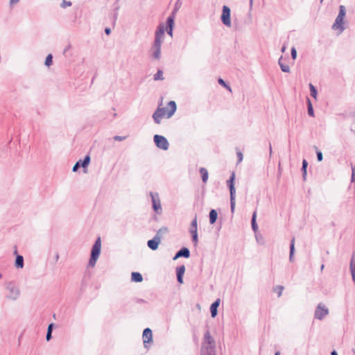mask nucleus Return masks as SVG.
I'll return each mask as SVG.
<instances>
[{"label":"nucleus","instance_id":"1","mask_svg":"<svg viewBox=\"0 0 355 355\" xmlns=\"http://www.w3.org/2000/svg\"><path fill=\"white\" fill-rule=\"evenodd\" d=\"M162 105L161 102L152 116L156 124H160L162 119L171 118L177 110V105L174 101H169L166 107H162Z\"/></svg>","mask_w":355,"mask_h":355},{"label":"nucleus","instance_id":"2","mask_svg":"<svg viewBox=\"0 0 355 355\" xmlns=\"http://www.w3.org/2000/svg\"><path fill=\"white\" fill-rule=\"evenodd\" d=\"M164 36V24L160 23L155 32V37L153 45L150 49L152 57L155 60H159L161 55V44Z\"/></svg>","mask_w":355,"mask_h":355},{"label":"nucleus","instance_id":"3","mask_svg":"<svg viewBox=\"0 0 355 355\" xmlns=\"http://www.w3.org/2000/svg\"><path fill=\"white\" fill-rule=\"evenodd\" d=\"M204 340L201 348V355H216L215 341L209 331L205 334Z\"/></svg>","mask_w":355,"mask_h":355},{"label":"nucleus","instance_id":"4","mask_svg":"<svg viewBox=\"0 0 355 355\" xmlns=\"http://www.w3.org/2000/svg\"><path fill=\"white\" fill-rule=\"evenodd\" d=\"M6 289L8 291L6 297L10 300H16L20 295V289L14 282H9L6 284Z\"/></svg>","mask_w":355,"mask_h":355},{"label":"nucleus","instance_id":"5","mask_svg":"<svg viewBox=\"0 0 355 355\" xmlns=\"http://www.w3.org/2000/svg\"><path fill=\"white\" fill-rule=\"evenodd\" d=\"M101 239L98 238L95 243H94L92 251H91V255L90 259L89 261V265L92 267L94 266L97 259L99 257V255L101 254Z\"/></svg>","mask_w":355,"mask_h":355},{"label":"nucleus","instance_id":"6","mask_svg":"<svg viewBox=\"0 0 355 355\" xmlns=\"http://www.w3.org/2000/svg\"><path fill=\"white\" fill-rule=\"evenodd\" d=\"M178 11V0L174 3V8L172 14L167 18L166 24H164V32L172 36L173 27L174 24L175 14Z\"/></svg>","mask_w":355,"mask_h":355},{"label":"nucleus","instance_id":"7","mask_svg":"<svg viewBox=\"0 0 355 355\" xmlns=\"http://www.w3.org/2000/svg\"><path fill=\"white\" fill-rule=\"evenodd\" d=\"M150 196L151 198L152 207L153 211L157 214L160 215L162 213V207L158 193L150 191Z\"/></svg>","mask_w":355,"mask_h":355},{"label":"nucleus","instance_id":"8","mask_svg":"<svg viewBox=\"0 0 355 355\" xmlns=\"http://www.w3.org/2000/svg\"><path fill=\"white\" fill-rule=\"evenodd\" d=\"M153 141L155 146L163 150H166L168 149L169 143L166 137L162 135H155L153 137Z\"/></svg>","mask_w":355,"mask_h":355},{"label":"nucleus","instance_id":"9","mask_svg":"<svg viewBox=\"0 0 355 355\" xmlns=\"http://www.w3.org/2000/svg\"><path fill=\"white\" fill-rule=\"evenodd\" d=\"M329 314L328 308L322 303H319L315 309L314 317L315 319L322 320Z\"/></svg>","mask_w":355,"mask_h":355},{"label":"nucleus","instance_id":"10","mask_svg":"<svg viewBox=\"0 0 355 355\" xmlns=\"http://www.w3.org/2000/svg\"><path fill=\"white\" fill-rule=\"evenodd\" d=\"M230 13H231L230 8L227 6H223V12H222L220 18H221V21L223 23V24L227 27H230L232 25L231 19H230Z\"/></svg>","mask_w":355,"mask_h":355},{"label":"nucleus","instance_id":"11","mask_svg":"<svg viewBox=\"0 0 355 355\" xmlns=\"http://www.w3.org/2000/svg\"><path fill=\"white\" fill-rule=\"evenodd\" d=\"M90 160L91 158L89 155H86L83 160L79 159L73 166V172H76L80 167H83L84 169L86 168L89 164Z\"/></svg>","mask_w":355,"mask_h":355},{"label":"nucleus","instance_id":"12","mask_svg":"<svg viewBox=\"0 0 355 355\" xmlns=\"http://www.w3.org/2000/svg\"><path fill=\"white\" fill-rule=\"evenodd\" d=\"M144 347L148 349V344L153 342V333L150 328H146L142 335Z\"/></svg>","mask_w":355,"mask_h":355},{"label":"nucleus","instance_id":"13","mask_svg":"<svg viewBox=\"0 0 355 355\" xmlns=\"http://www.w3.org/2000/svg\"><path fill=\"white\" fill-rule=\"evenodd\" d=\"M343 17H338L336 18V20L332 26V28L334 30H339L340 33H342L345 30V27L343 26Z\"/></svg>","mask_w":355,"mask_h":355},{"label":"nucleus","instance_id":"14","mask_svg":"<svg viewBox=\"0 0 355 355\" xmlns=\"http://www.w3.org/2000/svg\"><path fill=\"white\" fill-rule=\"evenodd\" d=\"M161 239L158 236H155L153 239L148 241L147 245L152 250H156L158 248Z\"/></svg>","mask_w":355,"mask_h":355},{"label":"nucleus","instance_id":"15","mask_svg":"<svg viewBox=\"0 0 355 355\" xmlns=\"http://www.w3.org/2000/svg\"><path fill=\"white\" fill-rule=\"evenodd\" d=\"M234 179H235V173H234V172H232L230 179L227 181V184L230 189V196L236 195V190H235L234 183Z\"/></svg>","mask_w":355,"mask_h":355},{"label":"nucleus","instance_id":"16","mask_svg":"<svg viewBox=\"0 0 355 355\" xmlns=\"http://www.w3.org/2000/svg\"><path fill=\"white\" fill-rule=\"evenodd\" d=\"M220 300L217 299L214 302H213L210 306V312L212 318H215L217 315L218 311L217 309L220 304Z\"/></svg>","mask_w":355,"mask_h":355},{"label":"nucleus","instance_id":"17","mask_svg":"<svg viewBox=\"0 0 355 355\" xmlns=\"http://www.w3.org/2000/svg\"><path fill=\"white\" fill-rule=\"evenodd\" d=\"M350 271L352 277V279L355 283V251L353 252L351 261H350Z\"/></svg>","mask_w":355,"mask_h":355},{"label":"nucleus","instance_id":"18","mask_svg":"<svg viewBox=\"0 0 355 355\" xmlns=\"http://www.w3.org/2000/svg\"><path fill=\"white\" fill-rule=\"evenodd\" d=\"M15 266L17 268H23L24 266L23 256L17 254Z\"/></svg>","mask_w":355,"mask_h":355},{"label":"nucleus","instance_id":"19","mask_svg":"<svg viewBox=\"0 0 355 355\" xmlns=\"http://www.w3.org/2000/svg\"><path fill=\"white\" fill-rule=\"evenodd\" d=\"M131 280L135 282H141L143 277L141 273L138 272H132L131 274Z\"/></svg>","mask_w":355,"mask_h":355},{"label":"nucleus","instance_id":"20","mask_svg":"<svg viewBox=\"0 0 355 355\" xmlns=\"http://www.w3.org/2000/svg\"><path fill=\"white\" fill-rule=\"evenodd\" d=\"M294 252H295V238H293L291 241L290 244V255H289V260L290 261L293 262L294 261Z\"/></svg>","mask_w":355,"mask_h":355},{"label":"nucleus","instance_id":"21","mask_svg":"<svg viewBox=\"0 0 355 355\" xmlns=\"http://www.w3.org/2000/svg\"><path fill=\"white\" fill-rule=\"evenodd\" d=\"M209 223H210V224H211V225L214 224L216 223V221L217 216H218L217 211L215 209H211L209 211Z\"/></svg>","mask_w":355,"mask_h":355},{"label":"nucleus","instance_id":"22","mask_svg":"<svg viewBox=\"0 0 355 355\" xmlns=\"http://www.w3.org/2000/svg\"><path fill=\"white\" fill-rule=\"evenodd\" d=\"M190 256V251L187 248H182L179 250V257L189 258Z\"/></svg>","mask_w":355,"mask_h":355},{"label":"nucleus","instance_id":"23","mask_svg":"<svg viewBox=\"0 0 355 355\" xmlns=\"http://www.w3.org/2000/svg\"><path fill=\"white\" fill-rule=\"evenodd\" d=\"M256 218H257V212L254 211V213L252 214V216L251 223H252V230L254 232L258 231V225H257V222H256Z\"/></svg>","mask_w":355,"mask_h":355},{"label":"nucleus","instance_id":"24","mask_svg":"<svg viewBox=\"0 0 355 355\" xmlns=\"http://www.w3.org/2000/svg\"><path fill=\"white\" fill-rule=\"evenodd\" d=\"M200 173L202 175V180L204 183H206L208 180V171L205 168H200Z\"/></svg>","mask_w":355,"mask_h":355},{"label":"nucleus","instance_id":"25","mask_svg":"<svg viewBox=\"0 0 355 355\" xmlns=\"http://www.w3.org/2000/svg\"><path fill=\"white\" fill-rule=\"evenodd\" d=\"M282 56L279 60V67L283 72L288 73L290 72V67L288 64H284L282 62Z\"/></svg>","mask_w":355,"mask_h":355},{"label":"nucleus","instance_id":"26","mask_svg":"<svg viewBox=\"0 0 355 355\" xmlns=\"http://www.w3.org/2000/svg\"><path fill=\"white\" fill-rule=\"evenodd\" d=\"M198 230V221H197V217L196 216L191 221L189 232L190 231H196Z\"/></svg>","mask_w":355,"mask_h":355},{"label":"nucleus","instance_id":"27","mask_svg":"<svg viewBox=\"0 0 355 355\" xmlns=\"http://www.w3.org/2000/svg\"><path fill=\"white\" fill-rule=\"evenodd\" d=\"M307 166H308V163H307L306 160V159H303V161H302V173H303L302 176H303L304 180H306Z\"/></svg>","mask_w":355,"mask_h":355},{"label":"nucleus","instance_id":"28","mask_svg":"<svg viewBox=\"0 0 355 355\" xmlns=\"http://www.w3.org/2000/svg\"><path fill=\"white\" fill-rule=\"evenodd\" d=\"M168 232V229L166 227H162L157 232L155 236H158L161 239L162 235L165 233Z\"/></svg>","mask_w":355,"mask_h":355},{"label":"nucleus","instance_id":"29","mask_svg":"<svg viewBox=\"0 0 355 355\" xmlns=\"http://www.w3.org/2000/svg\"><path fill=\"white\" fill-rule=\"evenodd\" d=\"M309 87L310 89L311 96L312 97H313L315 99H316L317 98V90H316L315 87H314V85L312 83H309Z\"/></svg>","mask_w":355,"mask_h":355},{"label":"nucleus","instance_id":"30","mask_svg":"<svg viewBox=\"0 0 355 355\" xmlns=\"http://www.w3.org/2000/svg\"><path fill=\"white\" fill-rule=\"evenodd\" d=\"M154 80H162L164 79L163 77V71L160 69L157 71V72L154 75L153 77Z\"/></svg>","mask_w":355,"mask_h":355},{"label":"nucleus","instance_id":"31","mask_svg":"<svg viewBox=\"0 0 355 355\" xmlns=\"http://www.w3.org/2000/svg\"><path fill=\"white\" fill-rule=\"evenodd\" d=\"M345 14H346V8L345 7L343 6V5H340L339 6V12H338V17H345Z\"/></svg>","mask_w":355,"mask_h":355},{"label":"nucleus","instance_id":"32","mask_svg":"<svg viewBox=\"0 0 355 355\" xmlns=\"http://www.w3.org/2000/svg\"><path fill=\"white\" fill-rule=\"evenodd\" d=\"M53 63V55L51 54H49L45 60V65L46 67H50Z\"/></svg>","mask_w":355,"mask_h":355},{"label":"nucleus","instance_id":"33","mask_svg":"<svg viewBox=\"0 0 355 355\" xmlns=\"http://www.w3.org/2000/svg\"><path fill=\"white\" fill-rule=\"evenodd\" d=\"M72 5V3L71 1H67V0H62L61 3H60V7L62 8H66L67 7H69Z\"/></svg>","mask_w":355,"mask_h":355},{"label":"nucleus","instance_id":"34","mask_svg":"<svg viewBox=\"0 0 355 355\" xmlns=\"http://www.w3.org/2000/svg\"><path fill=\"white\" fill-rule=\"evenodd\" d=\"M218 82L220 85L225 87L228 91H230V92H232L231 87L228 85H227L226 83L222 78H220L218 80Z\"/></svg>","mask_w":355,"mask_h":355},{"label":"nucleus","instance_id":"35","mask_svg":"<svg viewBox=\"0 0 355 355\" xmlns=\"http://www.w3.org/2000/svg\"><path fill=\"white\" fill-rule=\"evenodd\" d=\"M235 196L236 195L230 196V205H231V210L233 212L235 207Z\"/></svg>","mask_w":355,"mask_h":355},{"label":"nucleus","instance_id":"36","mask_svg":"<svg viewBox=\"0 0 355 355\" xmlns=\"http://www.w3.org/2000/svg\"><path fill=\"white\" fill-rule=\"evenodd\" d=\"M283 290V286H277L275 287V291L277 292L278 297H280L282 295Z\"/></svg>","mask_w":355,"mask_h":355},{"label":"nucleus","instance_id":"37","mask_svg":"<svg viewBox=\"0 0 355 355\" xmlns=\"http://www.w3.org/2000/svg\"><path fill=\"white\" fill-rule=\"evenodd\" d=\"M191 236H192V242H193L194 246H197L198 244V234H195L194 235H193Z\"/></svg>","mask_w":355,"mask_h":355},{"label":"nucleus","instance_id":"38","mask_svg":"<svg viewBox=\"0 0 355 355\" xmlns=\"http://www.w3.org/2000/svg\"><path fill=\"white\" fill-rule=\"evenodd\" d=\"M352 182H355V165L352 164Z\"/></svg>","mask_w":355,"mask_h":355},{"label":"nucleus","instance_id":"39","mask_svg":"<svg viewBox=\"0 0 355 355\" xmlns=\"http://www.w3.org/2000/svg\"><path fill=\"white\" fill-rule=\"evenodd\" d=\"M114 140V141H123L126 139V137L125 136H114L113 137Z\"/></svg>","mask_w":355,"mask_h":355},{"label":"nucleus","instance_id":"40","mask_svg":"<svg viewBox=\"0 0 355 355\" xmlns=\"http://www.w3.org/2000/svg\"><path fill=\"white\" fill-rule=\"evenodd\" d=\"M291 57L293 60H295L297 58V51L295 47H292L291 49Z\"/></svg>","mask_w":355,"mask_h":355},{"label":"nucleus","instance_id":"41","mask_svg":"<svg viewBox=\"0 0 355 355\" xmlns=\"http://www.w3.org/2000/svg\"><path fill=\"white\" fill-rule=\"evenodd\" d=\"M20 0H10L9 1V6L10 7L12 8L14 6L17 4Z\"/></svg>","mask_w":355,"mask_h":355},{"label":"nucleus","instance_id":"42","mask_svg":"<svg viewBox=\"0 0 355 355\" xmlns=\"http://www.w3.org/2000/svg\"><path fill=\"white\" fill-rule=\"evenodd\" d=\"M119 9V7L118 6H116L115 8H114V15H113V18H114V21H115L117 19V15H118V10Z\"/></svg>","mask_w":355,"mask_h":355},{"label":"nucleus","instance_id":"43","mask_svg":"<svg viewBox=\"0 0 355 355\" xmlns=\"http://www.w3.org/2000/svg\"><path fill=\"white\" fill-rule=\"evenodd\" d=\"M184 271H185V266L184 265L179 266V275L183 276Z\"/></svg>","mask_w":355,"mask_h":355},{"label":"nucleus","instance_id":"44","mask_svg":"<svg viewBox=\"0 0 355 355\" xmlns=\"http://www.w3.org/2000/svg\"><path fill=\"white\" fill-rule=\"evenodd\" d=\"M323 156L321 151L317 152V159L319 162H321L322 160Z\"/></svg>","mask_w":355,"mask_h":355},{"label":"nucleus","instance_id":"45","mask_svg":"<svg viewBox=\"0 0 355 355\" xmlns=\"http://www.w3.org/2000/svg\"><path fill=\"white\" fill-rule=\"evenodd\" d=\"M52 338V332L47 331L46 335V339L47 341H49Z\"/></svg>","mask_w":355,"mask_h":355},{"label":"nucleus","instance_id":"46","mask_svg":"<svg viewBox=\"0 0 355 355\" xmlns=\"http://www.w3.org/2000/svg\"><path fill=\"white\" fill-rule=\"evenodd\" d=\"M238 162H241L243 160V154L241 152L237 153Z\"/></svg>","mask_w":355,"mask_h":355},{"label":"nucleus","instance_id":"47","mask_svg":"<svg viewBox=\"0 0 355 355\" xmlns=\"http://www.w3.org/2000/svg\"><path fill=\"white\" fill-rule=\"evenodd\" d=\"M308 114L311 116H314V111L313 108H309L308 109Z\"/></svg>","mask_w":355,"mask_h":355},{"label":"nucleus","instance_id":"48","mask_svg":"<svg viewBox=\"0 0 355 355\" xmlns=\"http://www.w3.org/2000/svg\"><path fill=\"white\" fill-rule=\"evenodd\" d=\"M53 327H54V324L53 323L49 324V326H48V328H47V331L52 332Z\"/></svg>","mask_w":355,"mask_h":355},{"label":"nucleus","instance_id":"49","mask_svg":"<svg viewBox=\"0 0 355 355\" xmlns=\"http://www.w3.org/2000/svg\"><path fill=\"white\" fill-rule=\"evenodd\" d=\"M306 103H307L308 109L313 108V105H312L311 102L309 98H307V99H306Z\"/></svg>","mask_w":355,"mask_h":355},{"label":"nucleus","instance_id":"50","mask_svg":"<svg viewBox=\"0 0 355 355\" xmlns=\"http://www.w3.org/2000/svg\"><path fill=\"white\" fill-rule=\"evenodd\" d=\"M111 32V29L110 28H105V33L106 35H110Z\"/></svg>","mask_w":355,"mask_h":355},{"label":"nucleus","instance_id":"51","mask_svg":"<svg viewBox=\"0 0 355 355\" xmlns=\"http://www.w3.org/2000/svg\"><path fill=\"white\" fill-rule=\"evenodd\" d=\"M183 283V276L179 275V284H181Z\"/></svg>","mask_w":355,"mask_h":355},{"label":"nucleus","instance_id":"52","mask_svg":"<svg viewBox=\"0 0 355 355\" xmlns=\"http://www.w3.org/2000/svg\"><path fill=\"white\" fill-rule=\"evenodd\" d=\"M189 233L191 234V236L196 234H198V230L196 231H190Z\"/></svg>","mask_w":355,"mask_h":355},{"label":"nucleus","instance_id":"53","mask_svg":"<svg viewBox=\"0 0 355 355\" xmlns=\"http://www.w3.org/2000/svg\"><path fill=\"white\" fill-rule=\"evenodd\" d=\"M173 260H178V252L175 254L174 257H173Z\"/></svg>","mask_w":355,"mask_h":355},{"label":"nucleus","instance_id":"54","mask_svg":"<svg viewBox=\"0 0 355 355\" xmlns=\"http://www.w3.org/2000/svg\"><path fill=\"white\" fill-rule=\"evenodd\" d=\"M55 259L56 261L59 259V254L58 252L55 255Z\"/></svg>","mask_w":355,"mask_h":355},{"label":"nucleus","instance_id":"55","mask_svg":"<svg viewBox=\"0 0 355 355\" xmlns=\"http://www.w3.org/2000/svg\"><path fill=\"white\" fill-rule=\"evenodd\" d=\"M269 151H270V155H271L272 154V146L270 144L269 145Z\"/></svg>","mask_w":355,"mask_h":355},{"label":"nucleus","instance_id":"56","mask_svg":"<svg viewBox=\"0 0 355 355\" xmlns=\"http://www.w3.org/2000/svg\"><path fill=\"white\" fill-rule=\"evenodd\" d=\"M331 354V355H338L337 352L335 350L332 351Z\"/></svg>","mask_w":355,"mask_h":355},{"label":"nucleus","instance_id":"57","mask_svg":"<svg viewBox=\"0 0 355 355\" xmlns=\"http://www.w3.org/2000/svg\"><path fill=\"white\" fill-rule=\"evenodd\" d=\"M253 4V0H250V6L252 7Z\"/></svg>","mask_w":355,"mask_h":355},{"label":"nucleus","instance_id":"58","mask_svg":"<svg viewBox=\"0 0 355 355\" xmlns=\"http://www.w3.org/2000/svg\"><path fill=\"white\" fill-rule=\"evenodd\" d=\"M286 51V46H284L282 48V52H284Z\"/></svg>","mask_w":355,"mask_h":355},{"label":"nucleus","instance_id":"59","mask_svg":"<svg viewBox=\"0 0 355 355\" xmlns=\"http://www.w3.org/2000/svg\"><path fill=\"white\" fill-rule=\"evenodd\" d=\"M175 274L176 277H178V267L175 268Z\"/></svg>","mask_w":355,"mask_h":355},{"label":"nucleus","instance_id":"60","mask_svg":"<svg viewBox=\"0 0 355 355\" xmlns=\"http://www.w3.org/2000/svg\"><path fill=\"white\" fill-rule=\"evenodd\" d=\"M275 355H280V352H277Z\"/></svg>","mask_w":355,"mask_h":355},{"label":"nucleus","instance_id":"61","mask_svg":"<svg viewBox=\"0 0 355 355\" xmlns=\"http://www.w3.org/2000/svg\"><path fill=\"white\" fill-rule=\"evenodd\" d=\"M324 267V266L322 264V265L321 266V270H323Z\"/></svg>","mask_w":355,"mask_h":355},{"label":"nucleus","instance_id":"62","mask_svg":"<svg viewBox=\"0 0 355 355\" xmlns=\"http://www.w3.org/2000/svg\"><path fill=\"white\" fill-rule=\"evenodd\" d=\"M2 277V275L0 273V279Z\"/></svg>","mask_w":355,"mask_h":355},{"label":"nucleus","instance_id":"63","mask_svg":"<svg viewBox=\"0 0 355 355\" xmlns=\"http://www.w3.org/2000/svg\"><path fill=\"white\" fill-rule=\"evenodd\" d=\"M323 0H320V2L322 3Z\"/></svg>","mask_w":355,"mask_h":355}]
</instances>
